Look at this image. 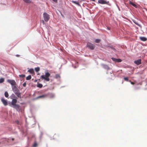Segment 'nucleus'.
Instances as JSON below:
<instances>
[{"mask_svg":"<svg viewBox=\"0 0 147 147\" xmlns=\"http://www.w3.org/2000/svg\"><path fill=\"white\" fill-rule=\"evenodd\" d=\"M12 90L16 94V95L18 97L21 98V94L19 90L16 86H12Z\"/></svg>","mask_w":147,"mask_h":147,"instance_id":"1","label":"nucleus"},{"mask_svg":"<svg viewBox=\"0 0 147 147\" xmlns=\"http://www.w3.org/2000/svg\"><path fill=\"white\" fill-rule=\"evenodd\" d=\"M50 76V74L49 72H47L45 73V75H42L41 76V79H44L47 81H49L50 80L49 77Z\"/></svg>","mask_w":147,"mask_h":147,"instance_id":"2","label":"nucleus"},{"mask_svg":"<svg viewBox=\"0 0 147 147\" xmlns=\"http://www.w3.org/2000/svg\"><path fill=\"white\" fill-rule=\"evenodd\" d=\"M87 47L90 49L93 50L95 48V46L90 42H88L87 45Z\"/></svg>","mask_w":147,"mask_h":147,"instance_id":"3","label":"nucleus"},{"mask_svg":"<svg viewBox=\"0 0 147 147\" xmlns=\"http://www.w3.org/2000/svg\"><path fill=\"white\" fill-rule=\"evenodd\" d=\"M43 17L44 20L46 22H47L50 18L49 15L46 13H43Z\"/></svg>","mask_w":147,"mask_h":147,"instance_id":"4","label":"nucleus"},{"mask_svg":"<svg viewBox=\"0 0 147 147\" xmlns=\"http://www.w3.org/2000/svg\"><path fill=\"white\" fill-rule=\"evenodd\" d=\"M10 106L11 107L15 109L18 112H20L21 110V108L20 106L19 105L17 104L13 106H12L10 105Z\"/></svg>","mask_w":147,"mask_h":147,"instance_id":"5","label":"nucleus"},{"mask_svg":"<svg viewBox=\"0 0 147 147\" xmlns=\"http://www.w3.org/2000/svg\"><path fill=\"white\" fill-rule=\"evenodd\" d=\"M98 3L101 4H106L109 5V2L105 0H98Z\"/></svg>","mask_w":147,"mask_h":147,"instance_id":"6","label":"nucleus"},{"mask_svg":"<svg viewBox=\"0 0 147 147\" xmlns=\"http://www.w3.org/2000/svg\"><path fill=\"white\" fill-rule=\"evenodd\" d=\"M7 82L12 86L13 85L15 86L16 85V83L14 80H8Z\"/></svg>","mask_w":147,"mask_h":147,"instance_id":"7","label":"nucleus"},{"mask_svg":"<svg viewBox=\"0 0 147 147\" xmlns=\"http://www.w3.org/2000/svg\"><path fill=\"white\" fill-rule=\"evenodd\" d=\"M17 102V100L16 99H13L11 101V104H10V105L12 106H14L16 105V103Z\"/></svg>","mask_w":147,"mask_h":147,"instance_id":"8","label":"nucleus"},{"mask_svg":"<svg viewBox=\"0 0 147 147\" xmlns=\"http://www.w3.org/2000/svg\"><path fill=\"white\" fill-rule=\"evenodd\" d=\"M1 100L5 106H6L7 105L8 103L7 100H5L4 98H1Z\"/></svg>","mask_w":147,"mask_h":147,"instance_id":"9","label":"nucleus"},{"mask_svg":"<svg viewBox=\"0 0 147 147\" xmlns=\"http://www.w3.org/2000/svg\"><path fill=\"white\" fill-rule=\"evenodd\" d=\"M111 59L115 62H120L122 61L120 59H116L114 58H112Z\"/></svg>","mask_w":147,"mask_h":147,"instance_id":"10","label":"nucleus"},{"mask_svg":"<svg viewBox=\"0 0 147 147\" xmlns=\"http://www.w3.org/2000/svg\"><path fill=\"white\" fill-rule=\"evenodd\" d=\"M134 63L137 65H139L141 63V59H139L135 61H134Z\"/></svg>","mask_w":147,"mask_h":147,"instance_id":"11","label":"nucleus"},{"mask_svg":"<svg viewBox=\"0 0 147 147\" xmlns=\"http://www.w3.org/2000/svg\"><path fill=\"white\" fill-rule=\"evenodd\" d=\"M140 40L143 41H146L147 40L146 38L144 37H140Z\"/></svg>","mask_w":147,"mask_h":147,"instance_id":"12","label":"nucleus"},{"mask_svg":"<svg viewBox=\"0 0 147 147\" xmlns=\"http://www.w3.org/2000/svg\"><path fill=\"white\" fill-rule=\"evenodd\" d=\"M129 4L136 8H137L138 7V6L137 5L131 1L129 2Z\"/></svg>","mask_w":147,"mask_h":147,"instance_id":"13","label":"nucleus"},{"mask_svg":"<svg viewBox=\"0 0 147 147\" xmlns=\"http://www.w3.org/2000/svg\"><path fill=\"white\" fill-rule=\"evenodd\" d=\"M103 67L104 68L107 70H109L110 69V67L106 65H103Z\"/></svg>","mask_w":147,"mask_h":147,"instance_id":"14","label":"nucleus"},{"mask_svg":"<svg viewBox=\"0 0 147 147\" xmlns=\"http://www.w3.org/2000/svg\"><path fill=\"white\" fill-rule=\"evenodd\" d=\"M47 95L46 94L43 95L41 96H40L37 97L36 98L38 99L40 98H44L47 96Z\"/></svg>","mask_w":147,"mask_h":147,"instance_id":"15","label":"nucleus"},{"mask_svg":"<svg viewBox=\"0 0 147 147\" xmlns=\"http://www.w3.org/2000/svg\"><path fill=\"white\" fill-rule=\"evenodd\" d=\"M28 71L32 74H33L34 73V70L32 68L30 69L29 70H28Z\"/></svg>","mask_w":147,"mask_h":147,"instance_id":"16","label":"nucleus"},{"mask_svg":"<svg viewBox=\"0 0 147 147\" xmlns=\"http://www.w3.org/2000/svg\"><path fill=\"white\" fill-rule=\"evenodd\" d=\"M72 2L73 3H74L77 5L78 6H79L80 5V4L78 2H77L76 1H72Z\"/></svg>","mask_w":147,"mask_h":147,"instance_id":"17","label":"nucleus"},{"mask_svg":"<svg viewBox=\"0 0 147 147\" xmlns=\"http://www.w3.org/2000/svg\"><path fill=\"white\" fill-rule=\"evenodd\" d=\"M31 75H29L26 78V80H29L31 79Z\"/></svg>","mask_w":147,"mask_h":147,"instance_id":"18","label":"nucleus"},{"mask_svg":"<svg viewBox=\"0 0 147 147\" xmlns=\"http://www.w3.org/2000/svg\"><path fill=\"white\" fill-rule=\"evenodd\" d=\"M37 87L39 88H41L42 87V85L41 84L38 83L37 85Z\"/></svg>","mask_w":147,"mask_h":147,"instance_id":"19","label":"nucleus"},{"mask_svg":"<svg viewBox=\"0 0 147 147\" xmlns=\"http://www.w3.org/2000/svg\"><path fill=\"white\" fill-rule=\"evenodd\" d=\"M4 94L6 98H7L9 96V94L7 92H5Z\"/></svg>","mask_w":147,"mask_h":147,"instance_id":"20","label":"nucleus"},{"mask_svg":"<svg viewBox=\"0 0 147 147\" xmlns=\"http://www.w3.org/2000/svg\"><path fill=\"white\" fill-rule=\"evenodd\" d=\"M25 2L27 3H31V1L30 0H23Z\"/></svg>","mask_w":147,"mask_h":147,"instance_id":"21","label":"nucleus"},{"mask_svg":"<svg viewBox=\"0 0 147 147\" xmlns=\"http://www.w3.org/2000/svg\"><path fill=\"white\" fill-rule=\"evenodd\" d=\"M133 20V22L135 24H136L138 26H140V25L138 24V23L135 20Z\"/></svg>","mask_w":147,"mask_h":147,"instance_id":"22","label":"nucleus"},{"mask_svg":"<svg viewBox=\"0 0 147 147\" xmlns=\"http://www.w3.org/2000/svg\"><path fill=\"white\" fill-rule=\"evenodd\" d=\"M4 81V78H1L0 79V83H1L3 82Z\"/></svg>","mask_w":147,"mask_h":147,"instance_id":"23","label":"nucleus"},{"mask_svg":"<svg viewBox=\"0 0 147 147\" xmlns=\"http://www.w3.org/2000/svg\"><path fill=\"white\" fill-rule=\"evenodd\" d=\"M35 70L36 72H38L40 70V69L39 67H37L35 68Z\"/></svg>","mask_w":147,"mask_h":147,"instance_id":"24","label":"nucleus"},{"mask_svg":"<svg viewBox=\"0 0 147 147\" xmlns=\"http://www.w3.org/2000/svg\"><path fill=\"white\" fill-rule=\"evenodd\" d=\"M100 41V39H97L95 40V42L96 43H98Z\"/></svg>","mask_w":147,"mask_h":147,"instance_id":"25","label":"nucleus"},{"mask_svg":"<svg viewBox=\"0 0 147 147\" xmlns=\"http://www.w3.org/2000/svg\"><path fill=\"white\" fill-rule=\"evenodd\" d=\"M19 76L20 78H24L25 77V75L24 74L20 75H19Z\"/></svg>","mask_w":147,"mask_h":147,"instance_id":"26","label":"nucleus"},{"mask_svg":"<svg viewBox=\"0 0 147 147\" xmlns=\"http://www.w3.org/2000/svg\"><path fill=\"white\" fill-rule=\"evenodd\" d=\"M55 78H60V76L59 74H57L55 76Z\"/></svg>","mask_w":147,"mask_h":147,"instance_id":"27","label":"nucleus"},{"mask_svg":"<svg viewBox=\"0 0 147 147\" xmlns=\"http://www.w3.org/2000/svg\"><path fill=\"white\" fill-rule=\"evenodd\" d=\"M37 145V143H34L33 145V147H36Z\"/></svg>","mask_w":147,"mask_h":147,"instance_id":"28","label":"nucleus"},{"mask_svg":"<svg viewBox=\"0 0 147 147\" xmlns=\"http://www.w3.org/2000/svg\"><path fill=\"white\" fill-rule=\"evenodd\" d=\"M124 80L126 81H128V78L127 77H125L124 78Z\"/></svg>","mask_w":147,"mask_h":147,"instance_id":"29","label":"nucleus"},{"mask_svg":"<svg viewBox=\"0 0 147 147\" xmlns=\"http://www.w3.org/2000/svg\"><path fill=\"white\" fill-rule=\"evenodd\" d=\"M110 48H111L112 49L115 51L116 50L115 49L112 47H110Z\"/></svg>","mask_w":147,"mask_h":147,"instance_id":"30","label":"nucleus"},{"mask_svg":"<svg viewBox=\"0 0 147 147\" xmlns=\"http://www.w3.org/2000/svg\"><path fill=\"white\" fill-rule=\"evenodd\" d=\"M26 83H24L23 84V86L24 87H26Z\"/></svg>","mask_w":147,"mask_h":147,"instance_id":"31","label":"nucleus"},{"mask_svg":"<svg viewBox=\"0 0 147 147\" xmlns=\"http://www.w3.org/2000/svg\"><path fill=\"white\" fill-rule=\"evenodd\" d=\"M53 1L55 2H57V0H53Z\"/></svg>","mask_w":147,"mask_h":147,"instance_id":"32","label":"nucleus"},{"mask_svg":"<svg viewBox=\"0 0 147 147\" xmlns=\"http://www.w3.org/2000/svg\"><path fill=\"white\" fill-rule=\"evenodd\" d=\"M107 29L109 30H110V28H109V27H107Z\"/></svg>","mask_w":147,"mask_h":147,"instance_id":"33","label":"nucleus"},{"mask_svg":"<svg viewBox=\"0 0 147 147\" xmlns=\"http://www.w3.org/2000/svg\"><path fill=\"white\" fill-rule=\"evenodd\" d=\"M131 84H132L134 85V82H131Z\"/></svg>","mask_w":147,"mask_h":147,"instance_id":"34","label":"nucleus"},{"mask_svg":"<svg viewBox=\"0 0 147 147\" xmlns=\"http://www.w3.org/2000/svg\"><path fill=\"white\" fill-rule=\"evenodd\" d=\"M19 56V55H16V56H17V57H18Z\"/></svg>","mask_w":147,"mask_h":147,"instance_id":"35","label":"nucleus"},{"mask_svg":"<svg viewBox=\"0 0 147 147\" xmlns=\"http://www.w3.org/2000/svg\"><path fill=\"white\" fill-rule=\"evenodd\" d=\"M14 140V138H13L12 139V140Z\"/></svg>","mask_w":147,"mask_h":147,"instance_id":"36","label":"nucleus"}]
</instances>
